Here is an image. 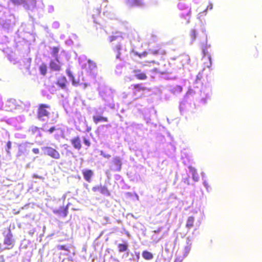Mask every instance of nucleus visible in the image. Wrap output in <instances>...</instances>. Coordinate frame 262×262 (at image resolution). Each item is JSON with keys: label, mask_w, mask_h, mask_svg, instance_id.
Listing matches in <instances>:
<instances>
[{"label": "nucleus", "mask_w": 262, "mask_h": 262, "mask_svg": "<svg viewBox=\"0 0 262 262\" xmlns=\"http://www.w3.org/2000/svg\"><path fill=\"white\" fill-rule=\"evenodd\" d=\"M51 106L49 104L41 103L38 106L37 118L39 120L43 121L45 118H48L50 115Z\"/></svg>", "instance_id": "obj_1"}, {"label": "nucleus", "mask_w": 262, "mask_h": 262, "mask_svg": "<svg viewBox=\"0 0 262 262\" xmlns=\"http://www.w3.org/2000/svg\"><path fill=\"white\" fill-rule=\"evenodd\" d=\"M4 244L6 246L5 248L7 249H11L14 246V240L10 229H9L8 232L4 235Z\"/></svg>", "instance_id": "obj_2"}, {"label": "nucleus", "mask_w": 262, "mask_h": 262, "mask_svg": "<svg viewBox=\"0 0 262 262\" xmlns=\"http://www.w3.org/2000/svg\"><path fill=\"white\" fill-rule=\"evenodd\" d=\"M42 149L43 150H44L45 154L50 156V157L55 159H60V154L55 148L50 146H45L43 147Z\"/></svg>", "instance_id": "obj_3"}, {"label": "nucleus", "mask_w": 262, "mask_h": 262, "mask_svg": "<svg viewBox=\"0 0 262 262\" xmlns=\"http://www.w3.org/2000/svg\"><path fill=\"white\" fill-rule=\"evenodd\" d=\"M131 88L132 93L134 96L137 95L140 92H144L148 90L141 83L133 84L131 85Z\"/></svg>", "instance_id": "obj_4"}, {"label": "nucleus", "mask_w": 262, "mask_h": 262, "mask_svg": "<svg viewBox=\"0 0 262 262\" xmlns=\"http://www.w3.org/2000/svg\"><path fill=\"white\" fill-rule=\"evenodd\" d=\"M66 72H67L68 76L69 77V78L71 80L72 84L73 85L77 86L78 85L83 84V87L86 88L89 85L88 83H83L82 82H81L79 79V78H78L77 79H75L74 76H73V75L72 74V73L69 70H67Z\"/></svg>", "instance_id": "obj_5"}, {"label": "nucleus", "mask_w": 262, "mask_h": 262, "mask_svg": "<svg viewBox=\"0 0 262 262\" xmlns=\"http://www.w3.org/2000/svg\"><path fill=\"white\" fill-rule=\"evenodd\" d=\"M135 78L138 80H145L147 79L146 74L140 69H135L133 71Z\"/></svg>", "instance_id": "obj_6"}, {"label": "nucleus", "mask_w": 262, "mask_h": 262, "mask_svg": "<svg viewBox=\"0 0 262 262\" xmlns=\"http://www.w3.org/2000/svg\"><path fill=\"white\" fill-rule=\"evenodd\" d=\"M122 162L119 157H114L112 161V169L117 171H119L121 169Z\"/></svg>", "instance_id": "obj_7"}, {"label": "nucleus", "mask_w": 262, "mask_h": 262, "mask_svg": "<svg viewBox=\"0 0 262 262\" xmlns=\"http://www.w3.org/2000/svg\"><path fill=\"white\" fill-rule=\"evenodd\" d=\"M51 70L54 71H59L61 70V65L58 58H55V60H51L49 63Z\"/></svg>", "instance_id": "obj_8"}, {"label": "nucleus", "mask_w": 262, "mask_h": 262, "mask_svg": "<svg viewBox=\"0 0 262 262\" xmlns=\"http://www.w3.org/2000/svg\"><path fill=\"white\" fill-rule=\"evenodd\" d=\"M82 173L84 180L86 182L90 183L94 176V171L91 169H85L82 170Z\"/></svg>", "instance_id": "obj_9"}, {"label": "nucleus", "mask_w": 262, "mask_h": 262, "mask_svg": "<svg viewBox=\"0 0 262 262\" xmlns=\"http://www.w3.org/2000/svg\"><path fill=\"white\" fill-rule=\"evenodd\" d=\"M53 213L55 214H57L65 217L68 215V206H62L60 207L58 209H55L53 210Z\"/></svg>", "instance_id": "obj_10"}, {"label": "nucleus", "mask_w": 262, "mask_h": 262, "mask_svg": "<svg viewBox=\"0 0 262 262\" xmlns=\"http://www.w3.org/2000/svg\"><path fill=\"white\" fill-rule=\"evenodd\" d=\"M68 82L64 76L59 77L56 82V84L61 89H66Z\"/></svg>", "instance_id": "obj_11"}, {"label": "nucleus", "mask_w": 262, "mask_h": 262, "mask_svg": "<svg viewBox=\"0 0 262 262\" xmlns=\"http://www.w3.org/2000/svg\"><path fill=\"white\" fill-rule=\"evenodd\" d=\"M71 143L74 148L80 150L81 148L80 138L79 136L75 137L71 140Z\"/></svg>", "instance_id": "obj_12"}, {"label": "nucleus", "mask_w": 262, "mask_h": 262, "mask_svg": "<svg viewBox=\"0 0 262 262\" xmlns=\"http://www.w3.org/2000/svg\"><path fill=\"white\" fill-rule=\"evenodd\" d=\"M203 52L204 54V56L203 57V59L205 60H207V62H204L205 67L207 68H209L211 66V58L210 56L208 54V52L206 50V49H204L203 50Z\"/></svg>", "instance_id": "obj_13"}, {"label": "nucleus", "mask_w": 262, "mask_h": 262, "mask_svg": "<svg viewBox=\"0 0 262 262\" xmlns=\"http://www.w3.org/2000/svg\"><path fill=\"white\" fill-rule=\"evenodd\" d=\"M165 53V51L161 50L160 46H157L155 49H149L148 50V54L154 55H157L159 54L164 55Z\"/></svg>", "instance_id": "obj_14"}, {"label": "nucleus", "mask_w": 262, "mask_h": 262, "mask_svg": "<svg viewBox=\"0 0 262 262\" xmlns=\"http://www.w3.org/2000/svg\"><path fill=\"white\" fill-rule=\"evenodd\" d=\"M122 50L121 45L119 43L115 45L113 48V51L117 59H120L121 51Z\"/></svg>", "instance_id": "obj_15"}, {"label": "nucleus", "mask_w": 262, "mask_h": 262, "mask_svg": "<svg viewBox=\"0 0 262 262\" xmlns=\"http://www.w3.org/2000/svg\"><path fill=\"white\" fill-rule=\"evenodd\" d=\"M93 121L95 124H97L100 122H107L108 118L105 117L101 116H94L93 117Z\"/></svg>", "instance_id": "obj_16"}, {"label": "nucleus", "mask_w": 262, "mask_h": 262, "mask_svg": "<svg viewBox=\"0 0 262 262\" xmlns=\"http://www.w3.org/2000/svg\"><path fill=\"white\" fill-rule=\"evenodd\" d=\"M40 129L45 133H48L49 134H52L54 131H55L57 129L56 128L55 126H51L49 128H47V124H44L42 125V127L40 128Z\"/></svg>", "instance_id": "obj_17"}, {"label": "nucleus", "mask_w": 262, "mask_h": 262, "mask_svg": "<svg viewBox=\"0 0 262 262\" xmlns=\"http://www.w3.org/2000/svg\"><path fill=\"white\" fill-rule=\"evenodd\" d=\"M194 220L193 216H189L187 220L186 227L188 229L192 228L194 226Z\"/></svg>", "instance_id": "obj_18"}, {"label": "nucleus", "mask_w": 262, "mask_h": 262, "mask_svg": "<svg viewBox=\"0 0 262 262\" xmlns=\"http://www.w3.org/2000/svg\"><path fill=\"white\" fill-rule=\"evenodd\" d=\"M142 257L146 260H151L154 258V255L150 252L144 250L142 253Z\"/></svg>", "instance_id": "obj_19"}, {"label": "nucleus", "mask_w": 262, "mask_h": 262, "mask_svg": "<svg viewBox=\"0 0 262 262\" xmlns=\"http://www.w3.org/2000/svg\"><path fill=\"white\" fill-rule=\"evenodd\" d=\"M39 70L40 74L45 76L47 73V66L46 64L43 63L39 67Z\"/></svg>", "instance_id": "obj_20"}, {"label": "nucleus", "mask_w": 262, "mask_h": 262, "mask_svg": "<svg viewBox=\"0 0 262 262\" xmlns=\"http://www.w3.org/2000/svg\"><path fill=\"white\" fill-rule=\"evenodd\" d=\"M59 50L60 48L58 47H53L52 48L51 54L55 58H58V53H59Z\"/></svg>", "instance_id": "obj_21"}, {"label": "nucleus", "mask_w": 262, "mask_h": 262, "mask_svg": "<svg viewBox=\"0 0 262 262\" xmlns=\"http://www.w3.org/2000/svg\"><path fill=\"white\" fill-rule=\"evenodd\" d=\"M128 249V245L125 244H119L118 245V249L119 252H123L126 251Z\"/></svg>", "instance_id": "obj_22"}, {"label": "nucleus", "mask_w": 262, "mask_h": 262, "mask_svg": "<svg viewBox=\"0 0 262 262\" xmlns=\"http://www.w3.org/2000/svg\"><path fill=\"white\" fill-rule=\"evenodd\" d=\"M143 5V3L141 0H131L129 3L130 7H139Z\"/></svg>", "instance_id": "obj_23"}, {"label": "nucleus", "mask_w": 262, "mask_h": 262, "mask_svg": "<svg viewBox=\"0 0 262 262\" xmlns=\"http://www.w3.org/2000/svg\"><path fill=\"white\" fill-rule=\"evenodd\" d=\"M123 39V37L121 35H113L109 37V42H112L115 40L120 41Z\"/></svg>", "instance_id": "obj_24"}, {"label": "nucleus", "mask_w": 262, "mask_h": 262, "mask_svg": "<svg viewBox=\"0 0 262 262\" xmlns=\"http://www.w3.org/2000/svg\"><path fill=\"white\" fill-rule=\"evenodd\" d=\"M100 192L102 194H104V195H107V196H109L111 194L110 192L109 191V190L107 189V187L105 186L101 185V187H100Z\"/></svg>", "instance_id": "obj_25"}, {"label": "nucleus", "mask_w": 262, "mask_h": 262, "mask_svg": "<svg viewBox=\"0 0 262 262\" xmlns=\"http://www.w3.org/2000/svg\"><path fill=\"white\" fill-rule=\"evenodd\" d=\"M197 36V32L195 29H192L190 30V33H189V36L190 37V39L192 41H194Z\"/></svg>", "instance_id": "obj_26"}, {"label": "nucleus", "mask_w": 262, "mask_h": 262, "mask_svg": "<svg viewBox=\"0 0 262 262\" xmlns=\"http://www.w3.org/2000/svg\"><path fill=\"white\" fill-rule=\"evenodd\" d=\"M14 5H20L26 4L25 0H10Z\"/></svg>", "instance_id": "obj_27"}, {"label": "nucleus", "mask_w": 262, "mask_h": 262, "mask_svg": "<svg viewBox=\"0 0 262 262\" xmlns=\"http://www.w3.org/2000/svg\"><path fill=\"white\" fill-rule=\"evenodd\" d=\"M134 54L138 56L140 58H142V57H146L147 56V55H148V52H143L141 53H139L137 52H134Z\"/></svg>", "instance_id": "obj_28"}, {"label": "nucleus", "mask_w": 262, "mask_h": 262, "mask_svg": "<svg viewBox=\"0 0 262 262\" xmlns=\"http://www.w3.org/2000/svg\"><path fill=\"white\" fill-rule=\"evenodd\" d=\"M88 63H89V68L90 69V70H92L93 69L96 68V63L94 62H93V61L89 60L88 61Z\"/></svg>", "instance_id": "obj_29"}, {"label": "nucleus", "mask_w": 262, "mask_h": 262, "mask_svg": "<svg viewBox=\"0 0 262 262\" xmlns=\"http://www.w3.org/2000/svg\"><path fill=\"white\" fill-rule=\"evenodd\" d=\"M11 145H12V143L10 141H8L7 142V144H6L7 148H6V150L8 154H10V150L11 148Z\"/></svg>", "instance_id": "obj_30"}, {"label": "nucleus", "mask_w": 262, "mask_h": 262, "mask_svg": "<svg viewBox=\"0 0 262 262\" xmlns=\"http://www.w3.org/2000/svg\"><path fill=\"white\" fill-rule=\"evenodd\" d=\"M57 248L59 250H64L67 251H69V248L67 247L65 245H58Z\"/></svg>", "instance_id": "obj_31"}, {"label": "nucleus", "mask_w": 262, "mask_h": 262, "mask_svg": "<svg viewBox=\"0 0 262 262\" xmlns=\"http://www.w3.org/2000/svg\"><path fill=\"white\" fill-rule=\"evenodd\" d=\"M40 128L37 126H33L30 129V132H31L32 134H34L36 132H37L39 130Z\"/></svg>", "instance_id": "obj_32"}, {"label": "nucleus", "mask_w": 262, "mask_h": 262, "mask_svg": "<svg viewBox=\"0 0 262 262\" xmlns=\"http://www.w3.org/2000/svg\"><path fill=\"white\" fill-rule=\"evenodd\" d=\"M84 144L87 146L88 147H90L91 146V142L89 139L84 138L83 139Z\"/></svg>", "instance_id": "obj_33"}, {"label": "nucleus", "mask_w": 262, "mask_h": 262, "mask_svg": "<svg viewBox=\"0 0 262 262\" xmlns=\"http://www.w3.org/2000/svg\"><path fill=\"white\" fill-rule=\"evenodd\" d=\"M188 168L192 175L197 173L196 169L192 166H189Z\"/></svg>", "instance_id": "obj_34"}, {"label": "nucleus", "mask_w": 262, "mask_h": 262, "mask_svg": "<svg viewBox=\"0 0 262 262\" xmlns=\"http://www.w3.org/2000/svg\"><path fill=\"white\" fill-rule=\"evenodd\" d=\"M192 179L195 182L198 181V180L199 179V175L198 174V173L192 175Z\"/></svg>", "instance_id": "obj_35"}, {"label": "nucleus", "mask_w": 262, "mask_h": 262, "mask_svg": "<svg viewBox=\"0 0 262 262\" xmlns=\"http://www.w3.org/2000/svg\"><path fill=\"white\" fill-rule=\"evenodd\" d=\"M101 187V185L100 186H95L92 188V190L93 191L96 192L97 191H100Z\"/></svg>", "instance_id": "obj_36"}, {"label": "nucleus", "mask_w": 262, "mask_h": 262, "mask_svg": "<svg viewBox=\"0 0 262 262\" xmlns=\"http://www.w3.org/2000/svg\"><path fill=\"white\" fill-rule=\"evenodd\" d=\"M185 20H186V21H185L186 23H188L189 22L190 14L189 12L187 13V14H186Z\"/></svg>", "instance_id": "obj_37"}, {"label": "nucleus", "mask_w": 262, "mask_h": 262, "mask_svg": "<svg viewBox=\"0 0 262 262\" xmlns=\"http://www.w3.org/2000/svg\"><path fill=\"white\" fill-rule=\"evenodd\" d=\"M32 151L35 154H38L39 152V150L37 148H34L32 149Z\"/></svg>", "instance_id": "obj_38"}, {"label": "nucleus", "mask_w": 262, "mask_h": 262, "mask_svg": "<svg viewBox=\"0 0 262 262\" xmlns=\"http://www.w3.org/2000/svg\"><path fill=\"white\" fill-rule=\"evenodd\" d=\"M204 184L205 186L206 187V188H207V189H208V188L209 187L208 183L206 181H204Z\"/></svg>", "instance_id": "obj_39"}, {"label": "nucleus", "mask_w": 262, "mask_h": 262, "mask_svg": "<svg viewBox=\"0 0 262 262\" xmlns=\"http://www.w3.org/2000/svg\"><path fill=\"white\" fill-rule=\"evenodd\" d=\"M146 63H156V61H154V60H151V61H146Z\"/></svg>", "instance_id": "obj_40"}, {"label": "nucleus", "mask_w": 262, "mask_h": 262, "mask_svg": "<svg viewBox=\"0 0 262 262\" xmlns=\"http://www.w3.org/2000/svg\"><path fill=\"white\" fill-rule=\"evenodd\" d=\"M147 66V64H144L142 65V67H145V66Z\"/></svg>", "instance_id": "obj_41"}, {"label": "nucleus", "mask_w": 262, "mask_h": 262, "mask_svg": "<svg viewBox=\"0 0 262 262\" xmlns=\"http://www.w3.org/2000/svg\"><path fill=\"white\" fill-rule=\"evenodd\" d=\"M169 73V72H168V71H165V72H163V73Z\"/></svg>", "instance_id": "obj_42"}]
</instances>
